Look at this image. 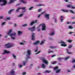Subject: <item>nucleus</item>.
Listing matches in <instances>:
<instances>
[{"label": "nucleus", "mask_w": 75, "mask_h": 75, "mask_svg": "<svg viewBox=\"0 0 75 75\" xmlns=\"http://www.w3.org/2000/svg\"><path fill=\"white\" fill-rule=\"evenodd\" d=\"M12 29H11L9 30V31L7 33V35H9V36H10L12 40H15V37H16V32H14L12 33Z\"/></svg>", "instance_id": "f257e3e1"}, {"label": "nucleus", "mask_w": 75, "mask_h": 75, "mask_svg": "<svg viewBox=\"0 0 75 75\" xmlns=\"http://www.w3.org/2000/svg\"><path fill=\"white\" fill-rule=\"evenodd\" d=\"M41 25H42V30L44 31L46 30V29H47L46 25H45V24L43 23L40 25L37 28V29H38V31H40V29H39V28L40 27V26H41Z\"/></svg>", "instance_id": "f03ea898"}, {"label": "nucleus", "mask_w": 75, "mask_h": 75, "mask_svg": "<svg viewBox=\"0 0 75 75\" xmlns=\"http://www.w3.org/2000/svg\"><path fill=\"white\" fill-rule=\"evenodd\" d=\"M30 55H31V50H29L27 51V54H26V57L25 58L26 59H28L30 58Z\"/></svg>", "instance_id": "7ed1b4c3"}, {"label": "nucleus", "mask_w": 75, "mask_h": 75, "mask_svg": "<svg viewBox=\"0 0 75 75\" xmlns=\"http://www.w3.org/2000/svg\"><path fill=\"white\" fill-rule=\"evenodd\" d=\"M5 46L6 48H10L11 47H13L14 45L10 43H8L7 44H6L5 45Z\"/></svg>", "instance_id": "20e7f679"}, {"label": "nucleus", "mask_w": 75, "mask_h": 75, "mask_svg": "<svg viewBox=\"0 0 75 75\" xmlns=\"http://www.w3.org/2000/svg\"><path fill=\"white\" fill-rule=\"evenodd\" d=\"M0 2H3L4 3L1 4V6H5L6 4H7V2L6 0H0Z\"/></svg>", "instance_id": "39448f33"}, {"label": "nucleus", "mask_w": 75, "mask_h": 75, "mask_svg": "<svg viewBox=\"0 0 75 75\" xmlns=\"http://www.w3.org/2000/svg\"><path fill=\"white\" fill-rule=\"evenodd\" d=\"M59 42V43H63V44H62L61 45V46H62V47H67V45L66 44V43L62 40H61L60 42Z\"/></svg>", "instance_id": "423d86ee"}, {"label": "nucleus", "mask_w": 75, "mask_h": 75, "mask_svg": "<svg viewBox=\"0 0 75 75\" xmlns=\"http://www.w3.org/2000/svg\"><path fill=\"white\" fill-rule=\"evenodd\" d=\"M28 30H30L31 31H34L35 30V26L32 28H28Z\"/></svg>", "instance_id": "0eeeda50"}, {"label": "nucleus", "mask_w": 75, "mask_h": 75, "mask_svg": "<svg viewBox=\"0 0 75 75\" xmlns=\"http://www.w3.org/2000/svg\"><path fill=\"white\" fill-rule=\"evenodd\" d=\"M26 8V7H24L22 8L21 7H18V8L16 10V13H18V12H19V10H20V9H23V10H25Z\"/></svg>", "instance_id": "6e6552de"}, {"label": "nucleus", "mask_w": 75, "mask_h": 75, "mask_svg": "<svg viewBox=\"0 0 75 75\" xmlns=\"http://www.w3.org/2000/svg\"><path fill=\"white\" fill-rule=\"evenodd\" d=\"M42 60L43 62H44L46 64H48V61L46 60L45 59H43Z\"/></svg>", "instance_id": "1a4fd4ad"}, {"label": "nucleus", "mask_w": 75, "mask_h": 75, "mask_svg": "<svg viewBox=\"0 0 75 75\" xmlns=\"http://www.w3.org/2000/svg\"><path fill=\"white\" fill-rule=\"evenodd\" d=\"M50 14H45V18H46L48 20H49V19H50Z\"/></svg>", "instance_id": "9d476101"}, {"label": "nucleus", "mask_w": 75, "mask_h": 75, "mask_svg": "<svg viewBox=\"0 0 75 75\" xmlns=\"http://www.w3.org/2000/svg\"><path fill=\"white\" fill-rule=\"evenodd\" d=\"M15 73V71L13 70H12L10 71V74L9 75H16V74H14Z\"/></svg>", "instance_id": "9b49d317"}, {"label": "nucleus", "mask_w": 75, "mask_h": 75, "mask_svg": "<svg viewBox=\"0 0 75 75\" xmlns=\"http://www.w3.org/2000/svg\"><path fill=\"white\" fill-rule=\"evenodd\" d=\"M35 36V33H32V40H35V38L34 36Z\"/></svg>", "instance_id": "f8f14e48"}, {"label": "nucleus", "mask_w": 75, "mask_h": 75, "mask_svg": "<svg viewBox=\"0 0 75 75\" xmlns=\"http://www.w3.org/2000/svg\"><path fill=\"white\" fill-rule=\"evenodd\" d=\"M37 21H38L37 20H35V21H32L30 23V25L32 26V25H33V24H34V23H36L37 22Z\"/></svg>", "instance_id": "ddd939ff"}, {"label": "nucleus", "mask_w": 75, "mask_h": 75, "mask_svg": "<svg viewBox=\"0 0 75 75\" xmlns=\"http://www.w3.org/2000/svg\"><path fill=\"white\" fill-rule=\"evenodd\" d=\"M12 56L13 58L15 59H17V56H16V55L14 53H13L12 54Z\"/></svg>", "instance_id": "4468645a"}, {"label": "nucleus", "mask_w": 75, "mask_h": 75, "mask_svg": "<svg viewBox=\"0 0 75 75\" xmlns=\"http://www.w3.org/2000/svg\"><path fill=\"white\" fill-rule=\"evenodd\" d=\"M17 0H10V1L8 2L9 4H11L14 3L15 1H17Z\"/></svg>", "instance_id": "2eb2a0df"}, {"label": "nucleus", "mask_w": 75, "mask_h": 75, "mask_svg": "<svg viewBox=\"0 0 75 75\" xmlns=\"http://www.w3.org/2000/svg\"><path fill=\"white\" fill-rule=\"evenodd\" d=\"M26 60L25 61H23V65L25 66V64H26V63H27V62H28V60H27L28 59H26Z\"/></svg>", "instance_id": "dca6fc26"}, {"label": "nucleus", "mask_w": 75, "mask_h": 75, "mask_svg": "<svg viewBox=\"0 0 75 75\" xmlns=\"http://www.w3.org/2000/svg\"><path fill=\"white\" fill-rule=\"evenodd\" d=\"M24 15V13L21 14L19 15L18 16V17L19 18L22 17Z\"/></svg>", "instance_id": "f3484780"}, {"label": "nucleus", "mask_w": 75, "mask_h": 75, "mask_svg": "<svg viewBox=\"0 0 75 75\" xmlns=\"http://www.w3.org/2000/svg\"><path fill=\"white\" fill-rule=\"evenodd\" d=\"M60 21H61V23H62V21L64 20V19L63 16H61L60 17Z\"/></svg>", "instance_id": "a211bd4d"}, {"label": "nucleus", "mask_w": 75, "mask_h": 75, "mask_svg": "<svg viewBox=\"0 0 75 75\" xmlns=\"http://www.w3.org/2000/svg\"><path fill=\"white\" fill-rule=\"evenodd\" d=\"M18 35H20L21 34H22L23 33V32L22 31H19L18 32Z\"/></svg>", "instance_id": "6ab92c4d"}, {"label": "nucleus", "mask_w": 75, "mask_h": 75, "mask_svg": "<svg viewBox=\"0 0 75 75\" xmlns=\"http://www.w3.org/2000/svg\"><path fill=\"white\" fill-rule=\"evenodd\" d=\"M44 73H46V72H47V73H50L51 72V71L50 70H46L44 72Z\"/></svg>", "instance_id": "aec40b11"}, {"label": "nucleus", "mask_w": 75, "mask_h": 75, "mask_svg": "<svg viewBox=\"0 0 75 75\" xmlns=\"http://www.w3.org/2000/svg\"><path fill=\"white\" fill-rule=\"evenodd\" d=\"M5 53H6V54H8L9 53H10V51L8 52L7 51V50H4V52L2 54H4Z\"/></svg>", "instance_id": "412c9836"}, {"label": "nucleus", "mask_w": 75, "mask_h": 75, "mask_svg": "<svg viewBox=\"0 0 75 75\" xmlns=\"http://www.w3.org/2000/svg\"><path fill=\"white\" fill-rule=\"evenodd\" d=\"M42 67L43 68H45V65L44 63H43L41 65Z\"/></svg>", "instance_id": "4be33fe9"}, {"label": "nucleus", "mask_w": 75, "mask_h": 75, "mask_svg": "<svg viewBox=\"0 0 75 75\" xmlns=\"http://www.w3.org/2000/svg\"><path fill=\"white\" fill-rule=\"evenodd\" d=\"M14 9H13L11 10L10 11H8V14H11V12L13 11H14Z\"/></svg>", "instance_id": "5701e85b"}, {"label": "nucleus", "mask_w": 75, "mask_h": 75, "mask_svg": "<svg viewBox=\"0 0 75 75\" xmlns=\"http://www.w3.org/2000/svg\"><path fill=\"white\" fill-rule=\"evenodd\" d=\"M66 50L67 54H72V53L71 52L68 51V49H67Z\"/></svg>", "instance_id": "b1692460"}, {"label": "nucleus", "mask_w": 75, "mask_h": 75, "mask_svg": "<svg viewBox=\"0 0 75 75\" xmlns=\"http://www.w3.org/2000/svg\"><path fill=\"white\" fill-rule=\"evenodd\" d=\"M69 58H70V57H69V56H68L67 57H65L64 58L65 61H67V60L68 59H69Z\"/></svg>", "instance_id": "393cba45"}, {"label": "nucleus", "mask_w": 75, "mask_h": 75, "mask_svg": "<svg viewBox=\"0 0 75 75\" xmlns=\"http://www.w3.org/2000/svg\"><path fill=\"white\" fill-rule=\"evenodd\" d=\"M45 41V40H43L42 41L41 43H40V45H42L43 44H44V43L45 42H44Z\"/></svg>", "instance_id": "a878e982"}, {"label": "nucleus", "mask_w": 75, "mask_h": 75, "mask_svg": "<svg viewBox=\"0 0 75 75\" xmlns=\"http://www.w3.org/2000/svg\"><path fill=\"white\" fill-rule=\"evenodd\" d=\"M55 34V32L54 31L52 32L50 34V35L52 36L54 35Z\"/></svg>", "instance_id": "bb28decb"}, {"label": "nucleus", "mask_w": 75, "mask_h": 75, "mask_svg": "<svg viewBox=\"0 0 75 75\" xmlns=\"http://www.w3.org/2000/svg\"><path fill=\"white\" fill-rule=\"evenodd\" d=\"M21 1L22 3H23V4H26V3H27V2L26 1H24L23 0H21Z\"/></svg>", "instance_id": "cd10ccee"}, {"label": "nucleus", "mask_w": 75, "mask_h": 75, "mask_svg": "<svg viewBox=\"0 0 75 75\" xmlns=\"http://www.w3.org/2000/svg\"><path fill=\"white\" fill-rule=\"evenodd\" d=\"M23 42H21L20 43V44L21 45H24V43H25V42H26L25 41H23Z\"/></svg>", "instance_id": "c85d7f7f"}, {"label": "nucleus", "mask_w": 75, "mask_h": 75, "mask_svg": "<svg viewBox=\"0 0 75 75\" xmlns=\"http://www.w3.org/2000/svg\"><path fill=\"white\" fill-rule=\"evenodd\" d=\"M39 42H40V41H37L36 42H34V45H37V44H38V43H39Z\"/></svg>", "instance_id": "c756f323"}, {"label": "nucleus", "mask_w": 75, "mask_h": 75, "mask_svg": "<svg viewBox=\"0 0 75 75\" xmlns=\"http://www.w3.org/2000/svg\"><path fill=\"white\" fill-rule=\"evenodd\" d=\"M61 71V69H59L56 71V73H57V74L58 73H59V72H60Z\"/></svg>", "instance_id": "7c9ffc66"}, {"label": "nucleus", "mask_w": 75, "mask_h": 75, "mask_svg": "<svg viewBox=\"0 0 75 75\" xmlns=\"http://www.w3.org/2000/svg\"><path fill=\"white\" fill-rule=\"evenodd\" d=\"M62 11L64 12H67V13H68V10H64V9H62Z\"/></svg>", "instance_id": "2f4dec72"}, {"label": "nucleus", "mask_w": 75, "mask_h": 75, "mask_svg": "<svg viewBox=\"0 0 75 75\" xmlns=\"http://www.w3.org/2000/svg\"><path fill=\"white\" fill-rule=\"evenodd\" d=\"M73 28V27L72 26H69L68 28L69 29H72Z\"/></svg>", "instance_id": "473e14b6"}, {"label": "nucleus", "mask_w": 75, "mask_h": 75, "mask_svg": "<svg viewBox=\"0 0 75 75\" xmlns=\"http://www.w3.org/2000/svg\"><path fill=\"white\" fill-rule=\"evenodd\" d=\"M18 67L19 68H22V67H23V65L19 64L18 65Z\"/></svg>", "instance_id": "72a5a7b5"}, {"label": "nucleus", "mask_w": 75, "mask_h": 75, "mask_svg": "<svg viewBox=\"0 0 75 75\" xmlns=\"http://www.w3.org/2000/svg\"><path fill=\"white\" fill-rule=\"evenodd\" d=\"M42 4L36 5H35L36 7H40V6H42Z\"/></svg>", "instance_id": "f704fd0d"}, {"label": "nucleus", "mask_w": 75, "mask_h": 75, "mask_svg": "<svg viewBox=\"0 0 75 75\" xmlns=\"http://www.w3.org/2000/svg\"><path fill=\"white\" fill-rule=\"evenodd\" d=\"M52 64H55L57 63V62H51Z\"/></svg>", "instance_id": "c9c22d12"}, {"label": "nucleus", "mask_w": 75, "mask_h": 75, "mask_svg": "<svg viewBox=\"0 0 75 75\" xmlns=\"http://www.w3.org/2000/svg\"><path fill=\"white\" fill-rule=\"evenodd\" d=\"M42 9H39L38 10V12H41V11H42Z\"/></svg>", "instance_id": "e433bc0d"}, {"label": "nucleus", "mask_w": 75, "mask_h": 75, "mask_svg": "<svg viewBox=\"0 0 75 75\" xmlns=\"http://www.w3.org/2000/svg\"><path fill=\"white\" fill-rule=\"evenodd\" d=\"M6 22H4L2 23L1 25H5V24H6Z\"/></svg>", "instance_id": "4c0bfd02"}, {"label": "nucleus", "mask_w": 75, "mask_h": 75, "mask_svg": "<svg viewBox=\"0 0 75 75\" xmlns=\"http://www.w3.org/2000/svg\"><path fill=\"white\" fill-rule=\"evenodd\" d=\"M72 45H70L69 46L68 48L69 49H71L72 48Z\"/></svg>", "instance_id": "58836bf2"}, {"label": "nucleus", "mask_w": 75, "mask_h": 75, "mask_svg": "<svg viewBox=\"0 0 75 75\" xmlns=\"http://www.w3.org/2000/svg\"><path fill=\"white\" fill-rule=\"evenodd\" d=\"M34 8V6H32V7H31L30 8L29 10H33V8Z\"/></svg>", "instance_id": "ea45409f"}, {"label": "nucleus", "mask_w": 75, "mask_h": 75, "mask_svg": "<svg viewBox=\"0 0 75 75\" xmlns=\"http://www.w3.org/2000/svg\"><path fill=\"white\" fill-rule=\"evenodd\" d=\"M27 24H25L24 25H22V26L23 27H26L27 26Z\"/></svg>", "instance_id": "a19ab883"}, {"label": "nucleus", "mask_w": 75, "mask_h": 75, "mask_svg": "<svg viewBox=\"0 0 75 75\" xmlns=\"http://www.w3.org/2000/svg\"><path fill=\"white\" fill-rule=\"evenodd\" d=\"M54 22L55 23H57V18H54Z\"/></svg>", "instance_id": "79ce46f5"}, {"label": "nucleus", "mask_w": 75, "mask_h": 75, "mask_svg": "<svg viewBox=\"0 0 75 75\" xmlns=\"http://www.w3.org/2000/svg\"><path fill=\"white\" fill-rule=\"evenodd\" d=\"M67 41V42H72V40H68Z\"/></svg>", "instance_id": "37998d69"}, {"label": "nucleus", "mask_w": 75, "mask_h": 75, "mask_svg": "<svg viewBox=\"0 0 75 75\" xmlns=\"http://www.w3.org/2000/svg\"><path fill=\"white\" fill-rule=\"evenodd\" d=\"M58 67H56L54 68V70H56V69H58Z\"/></svg>", "instance_id": "c03bdc74"}, {"label": "nucleus", "mask_w": 75, "mask_h": 75, "mask_svg": "<svg viewBox=\"0 0 75 75\" xmlns=\"http://www.w3.org/2000/svg\"><path fill=\"white\" fill-rule=\"evenodd\" d=\"M26 11L25 10H24V9H23L22 11V13H25V12Z\"/></svg>", "instance_id": "a18cd8bd"}, {"label": "nucleus", "mask_w": 75, "mask_h": 75, "mask_svg": "<svg viewBox=\"0 0 75 75\" xmlns=\"http://www.w3.org/2000/svg\"><path fill=\"white\" fill-rule=\"evenodd\" d=\"M70 11L72 13H73V14H74V11L72 10H70Z\"/></svg>", "instance_id": "49530a36"}, {"label": "nucleus", "mask_w": 75, "mask_h": 75, "mask_svg": "<svg viewBox=\"0 0 75 75\" xmlns=\"http://www.w3.org/2000/svg\"><path fill=\"white\" fill-rule=\"evenodd\" d=\"M67 7H69V8H70V7H71V5H68L67 6Z\"/></svg>", "instance_id": "de8ad7c7"}, {"label": "nucleus", "mask_w": 75, "mask_h": 75, "mask_svg": "<svg viewBox=\"0 0 75 75\" xmlns=\"http://www.w3.org/2000/svg\"><path fill=\"white\" fill-rule=\"evenodd\" d=\"M58 59L59 60V61H61L62 59L61 58H59Z\"/></svg>", "instance_id": "09e8293b"}, {"label": "nucleus", "mask_w": 75, "mask_h": 75, "mask_svg": "<svg viewBox=\"0 0 75 75\" xmlns=\"http://www.w3.org/2000/svg\"><path fill=\"white\" fill-rule=\"evenodd\" d=\"M48 52L49 54H50V53H51V52H53L52 51H50L49 52L48 51Z\"/></svg>", "instance_id": "8fccbe9b"}, {"label": "nucleus", "mask_w": 75, "mask_h": 75, "mask_svg": "<svg viewBox=\"0 0 75 75\" xmlns=\"http://www.w3.org/2000/svg\"><path fill=\"white\" fill-rule=\"evenodd\" d=\"M72 62H73V63H74V62H75V59H73L72 60Z\"/></svg>", "instance_id": "3c124183"}, {"label": "nucleus", "mask_w": 75, "mask_h": 75, "mask_svg": "<svg viewBox=\"0 0 75 75\" xmlns=\"http://www.w3.org/2000/svg\"><path fill=\"white\" fill-rule=\"evenodd\" d=\"M45 11H44L43 12H42V13L40 14H41V15H42V14H44V13H45Z\"/></svg>", "instance_id": "603ef678"}, {"label": "nucleus", "mask_w": 75, "mask_h": 75, "mask_svg": "<svg viewBox=\"0 0 75 75\" xmlns=\"http://www.w3.org/2000/svg\"><path fill=\"white\" fill-rule=\"evenodd\" d=\"M6 20H10V18L8 17V18H6Z\"/></svg>", "instance_id": "864d4df0"}, {"label": "nucleus", "mask_w": 75, "mask_h": 75, "mask_svg": "<svg viewBox=\"0 0 75 75\" xmlns=\"http://www.w3.org/2000/svg\"><path fill=\"white\" fill-rule=\"evenodd\" d=\"M41 14H40V15H39L38 16V18H40V17H41Z\"/></svg>", "instance_id": "5fc2aeb1"}, {"label": "nucleus", "mask_w": 75, "mask_h": 75, "mask_svg": "<svg viewBox=\"0 0 75 75\" xmlns=\"http://www.w3.org/2000/svg\"><path fill=\"white\" fill-rule=\"evenodd\" d=\"M50 48L53 49V48H54V47L53 46H51L50 47Z\"/></svg>", "instance_id": "6e6d98bb"}, {"label": "nucleus", "mask_w": 75, "mask_h": 75, "mask_svg": "<svg viewBox=\"0 0 75 75\" xmlns=\"http://www.w3.org/2000/svg\"><path fill=\"white\" fill-rule=\"evenodd\" d=\"M67 72H71V70H69L68 69V70H67Z\"/></svg>", "instance_id": "4d7b16f0"}, {"label": "nucleus", "mask_w": 75, "mask_h": 75, "mask_svg": "<svg viewBox=\"0 0 75 75\" xmlns=\"http://www.w3.org/2000/svg\"><path fill=\"white\" fill-rule=\"evenodd\" d=\"M40 52H41V51H39V52H38V53H36L35 54L37 55V54H39V53H40Z\"/></svg>", "instance_id": "13d9d810"}, {"label": "nucleus", "mask_w": 75, "mask_h": 75, "mask_svg": "<svg viewBox=\"0 0 75 75\" xmlns=\"http://www.w3.org/2000/svg\"><path fill=\"white\" fill-rule=\"evenodd\" d=\"M26 72H23V75H26Z\"/></svg>", "instance_id": "bf43d9fd"}, {"label": "nucleus", "mask_w": 75, "mask_h": 75, "mask_svg": "<svg viewBox=\"0 0 75 75\" xmlns=\"http://www.w3.org/2000/svg\"><path fill=\"white\" fill-rule=\"evenodd\" d=\"M21 4V3H18V4H16L17 6H19V5H20Z\"/></svg>", "instance_id": "052dcab7"}, {"label": "nucleus", "mask_w": 75, "mask_h": 75, "mask_svg": "<svg viewBox=\"0 0 75 75\" xmlns=\"http://www.w3.org/2000/svg\"><path fill=\"white\" fill-rule=\"evenodd\" d=\"M71 8L74 9L75 8V7H74V6H71Z\"/></svg>", "instance_id": "680f3d73"}, {"label": "nucleus", "mask_w": 75, "mask_h": 75, "mask_svg": "<svg viewBox=\"0 0 75 75\" xmlns=\"http://www.w3.org/2000/svg\"><path fill=\"white\" fill-rule=\"evenodd\" d=\"M55 57V55H52V58H53V57Z\"/></svg>", "instance_id": "e2e57ef3"}, {"label": "nucleus", "mask_w": 75, "mask_h": 75, "mask_svg": "<svg viewBox=\"0 0 75 75\" xmlns=\"http://www.w3.org/2000/svg\"><path fill=\"white\" fill-rule=\"evenodd\" d=\"M3 16H0V18L1 19L3 18Z\"/></svg>", "instance_id": "0e129e2a"}, {"label": "nucleus", "mask_w": 75, "mask_h": 75, "mask_svg": "<svg viewBox=\"0 0 75 75\" xmlns=\"http://www.w3.org/2000/svg\"><path fill=\"white\" fill-rule=\"evenodd\" d=\"M73 68H75V64L73 66Z\"/></svg>", "instance_id": "69168bd1"}, {"label": "nucleus", "mask_w": 75, "mask_h": 75, "mask_svg": "<svg viewBox=\"0 0 75 75\" xmlns=\"http://www.w3.org/2000/svg\"><path fill=\"white\" fill-rule=\"evenodd\" d=\"M66 2H68V0H65Z\"/></svg>", "instance_id": "338daca9"}, {"label": "nucleus", "mask_w": 75, "mask_h": 75, "mask_svg": "<svg viewBox=\"0 0 75 75\" xmlns=\"http://www.w3.org/2000/svg\"><path fill=\"white\" fill-rule=\"evenodd\" d=\"M73 33V32H70L69 34H70L71 35V34Z\"/></svg>", "instance_id": "774afa93"}]
</instances>
